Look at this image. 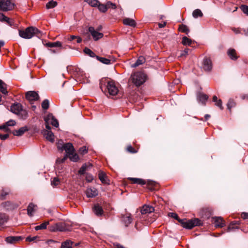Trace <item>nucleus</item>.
I'll list each match as a JSON object with an SVG mask.
<instances>
[{
	"mask_svg": "<svg viewBox=\"0 0 248 248\" xmlns=\"http://www.w3.org/2000/svg\"><path fill=\"white\" fill-rule=\"evenodd\" d=\"M192 16L195 18H197L199 17H201L203 16V13L201 10L197 9L193 11Z\"/></svg>",
	"mask_w": 248,
	"mask_h": 248,
	"instance_id": "34",
	"label": "nucleus"
},
{
	"mask_svg": "<svg viewBox=\"0 0 248 248\" xmlns=\"http://www.w3.org/2000/svg\"><path fill=\"white\" fill-rule=\"evenodd\" d=\"M182 43L184 46H190L192 43V40L186 36H184L182 38Z\"/></svg>",
	"mask_w": 248,
	"mask_h": 248,
	"instance_id": "45",
	"label": "nucleus"
},
{
	"mask_svg": "<svg viewBox=\"0 0 248 248\" xmlns=\"http://www.w3.org/2000/svg\"><path fill=\"white\" fill-rule=\"evenodd\" d=\"M14 8V4L10 0H0V9L3 11L12 10Z\"/></svg>",
	"mask_w": 248,
	"mask_h": 248,
	"instance_id": "8",
	"label": "nucleus"
},
{
	"mask_svg": "<svg viewBox=\"0 0 248 248\" xmlns=\"http://www.w3.org/2000/svg\"><path fill=\"white\" fill-rule=\"evenodd\" d=\"M98 178L101 181V182L104 184H109V180L108 179V176L106 174L102 171H99L98 173Z\"/></svg>",
	"mask_w": 248,
	"mask_h": 248,
	"instance_id": "17",
	"label": "nucleus"
},
{
	"mask_svg": "<svg viewBox=\"0 0 248 248\" xmlns=\"http://www.w3.org/2000/svg\"><path fill=\"white\" fill-rule=\"evenodd\" d=\"M44 121L45 122L46 127L47 129H51V127L49 126L50 124L56 127H58L59 126V122L58 120L55 118L53 114L51 113H49L44 118Z\"/></svg>",
	"mask_w": 248,
	"mask_h": 248,
	"instance_id": "5",
	"label": "nucleus"
},
{
	"mask_svg": "<svg viewBox=\"0 0 248 248\" xmlns=\"http://www.w3.org/2000/svg\"><path fill=\"white\" fill-rule=\"evenodd\" d=\"M88 30L94 41L98 40L102 38L104 36L102 33L96 31L93 27H90Z\"/></svg>",
	"mask_w": 248,
	"mask_h": 248,
	"instance_id": "11",
	"label": "nucleus"
},
{
	"mask_svg": "<svg viewBox=\"0 0 248 248\" xmlns=\"http://www.w3.org/2000/svg\"><path fill=\"white\" fill-rule=\"evenodd\" d=\"M236 103L235 101L232 99L230 98L229 99L228 102L227 104V108L229 110L230 112H231V109L232 108H234L236 106Z\"/></svg>",
	"mask_w": 248,
	"mask_h": 248,
	"instance_id": "30",
	"label": "nucleus"
},
{
	"mask_svg": "<svg viewBox=\"0 0 248 248\" xmlns=\"http://www.w3.org/2000/svg\"><path fill=\"white\" fill-rule=\"evenodd\" d=\"M179 222L184 228L187 229H191L195 226L202 225L201 220L196 218L189 220L186 219L179 220Z\"/></svg>",
	"mask_w": 248,
	"mask_h": 248,
	"instance_id": "4",
	"label": "nucleus"
},
{
	"mask_svg": "<svg viewBox=\"0 0 248 248\" xmlns=\"http://www.w3.org/2000/svg\"><path fill=\"white\" fill-rule=\"evenodd\" d=\"M63 150H64L66 153V155H72L73 152H75V148L73 145V144L71 143H67L64 144V146L63 148Z\"/></svg>",
	"mask_w": 248,
	"mask_h": 248,
	"instance_id": "16",
	"label": "nucleus"
},
{
	"mask_svg": "<svg viewBox=\"0 0 248 248\" xmlns=\"http://www.w3.org/2000/svg\"><path fill=\"white\" fill-rule=\"evenodd\" d=\"M84 52L86 54L90 56L91 57H93V58L96 57V58L97 56L95 55V54L92 50H91L90 49H89L87 47H86L84 48Z\"/></svg>",
	"mask_w": 248,
	"mask_h": 248,
	"instance_id": "44",
	"label": "nucleus"
},
{
	"mask_svg": "<svg viewBox=\"0 0 248 248\" xmlns=\"http://www.w3.org/2000/svg\"><path fill=\"white\" fill-rule=\"evenodd\" d=\"M37 206L32 203H30L27 208V212L29 216H33V212L36 210Z\"/></svg>",
	"mask_w": 248,
	"mask_h": 248,
	"instance_id": "24",
	"label": "nucleus"
},
{
	"mask_svg": "<svg viewBox=\"0 0 248 248\" xmlns=\"http://www.w3.org/2000/svg\"><path fill=\"white\" fill-rule=\"evenodd\" d=\"M126 151L130 153L134 154L137 152V151L131 145H129L126 147Z\"/></svg>",
	"mask_w": 248,
	"mask_h": 248,
	"instance_id": "52",
	"label": "nucleus"
},
{
	"mask_svg": "<svg viewBox=\"0 0 248 248\" xmlns=\"http://www.w3.org/2000/svg\"><path fill=\"white\" fill-rule=\"evenodd\" d=\"M189 49L186 48L181 53L180 55V57H183L186 56L187 55L188 53Z\"/></svg>",
	"mask_w": 248,
	"mask_h": 248,
	"instance_id": "62",
	"label": "nucleus"
},
{
	"mask_svg": "<svg viewBox=\"0 0 248 248\" xmlns=\"http://www.w3.org/2000/svg\"><path fill=\"white\" fill-rule=\"evenodd\" d=\"M208 98V97L207 95L202 93H200L198 96V99L202 103H205Z\"/></svg>",
	"mask_w": 248,
	"mask_h": 248,
	"instance_id": "46",
	"label": "nucleus"
},
{
	"mask_svg": "<svg viewBox=\"0 0 248 248\" xmlns=\"http://www.w3.org/2000/svg\"><path fill=\"white\" fill-rule=\"evenodd\" d=\"M98 192L95 187L87 188L86 191V194L88 198H93L98 195Z\"/></svg>",
	"mask_w": 248,
	"mask_h": 248,
	"instance_id": "13",
	"label": "nucleus"
},
{
	"mask_svg": "<svg viewBox=\"0 0 248 248\" xmlns=\"http://www.w3.org/2000/svg\"><path fill=\"white\" fill-rule=\"evenodd\" d=\"M88 148L84 146L80 147L78 150V153L79 154L84 155L88 153Z\"/></svg>",
	"mask_w": 248,
	"mask_h": 248,
	"instance_id": "48",
	"label": "nucleus"
},
{
	"mask_svg": "<svg viewBox=\"0 0 248 248\" xmlns=\"http://www.w3.org/2000/svg\"><path fill=\"white\" fill-rule=\"evenodd\" d=\"M215 225L216 227H223L225 225V222L223 218L219 217H213Z\"/></svg>",
	"mask_w": 248,
	"mask_h": 248,
	"instance_id": "15",
	"label": "nucleus"
},
{
	"mask_svg": "<svg viewBox=\"0 0 248 248\" xmlns=\"http://www.w3.org/2000/svg\"><path fill=\"white\" fill-rule=\"evenodd\" d=\"M57 2L53 0L49 1L46 4V8L47 9H51L55 7L57 5Z\"/></svg>",
	"mask_w": 248,
	"mask_h": 248,
	"instance_id": "37",
	"label": "nucleus"
},
{
	"mask_svg": "<svg viewBox=\"0 0 248 248\" xmlns=\"http://www.w3.org/2000/svg\"><path fill=\"white\" fill-rule=\"evenodd\" d=\"M107 89L109 94L112 96L116 95L119 91L113 80L107 82Z\"/></svg>",
	"mask_w": 248,
	"mask_h": 248,
	"instance_id": "9",
	"label": "nucleus"
},
{
	"mask_svg": "<svg viewBox=\"0 0 248 248\" xmlns=\"http://www.w3.org/2000/svg\"><path fill=\"white\" fill-rule=\"evenodd\" d=\"M10 191L8 189H3L0 192V199L4 200L6 196L9 194Z\"/></svg>",
	"mask_w": 248,
	"mask_h": 248,
	"instance_id": "39",
	"label": "nucleus"
},
{
	"mask_svg": "<svg viewBox=\"0 0 248 248\" xmlns=\"http://www.w3.org/2000/svg\"><path fill=\"white\" fill-rule=\"evenodd\" d=\"M123 23L124 24L129 26L131 27H134L136 25V23L135 21L130 18H125L123 19Z\"/></svg>",
	"mask_w": 248,
	"mask_h": 248,
	"instance_id": "23",
	"label": "nucleus"
},
{
	"mask_svg": "<svg viewBox=\"0 0 248 248\" xmlns=\"http://www.w3.org/2000/svg\"><path fill=\"white\" fill-rule=\"evenodd\" d=\"M49 230L51 232H64L67 230V227L64 222H59L52 225L49 227Z\"/></svg>",
	"mask_w": 248,
	"mask_h": 248,
	"instance_id": "7",
	"label": "nucleus"
},
{
	"mask_svg": "<svg viewBox=\"0 0 248 248\" xmlns=\"http://www.w3.org/2000/svg\"><path fill=\"white\" fill-rule=\"evenodd\" d=\"M155 211L154 207L148 205H144L142 207L140 212L141 214H147L153 212Z\"/></svg>",
	"mask_w": 248,
	"mask_h": 248,
	"instance_id": "19",
	"label": "nucleus"
},
{
	"mask_svg": "<svg viewBox=\"0 0 248 248\" xmlns=\"http://www.w3.org/2000/svg\"><path fill=\"white\" fill-rule=\"evenodd\" d=\"M9 137V135L8 134H4V135L0 134V139L1 140H5L7 139Z\"/></svg>",
	"mask_w": 248,
	"mask_h": 248,
	"instance_id": "63",
	"label": "nucleus"
},
{
	"mask_svg": "<svg viewBox=\"0 0 248 248\" xmlns=\"http://www.w3.org/2000/svg\"><path fill=\"white\" fill-rule=\"evenodd\" d=\"M22 239L21 236H8L5 238V241L7 243L15 244L17 242Z\"/></svg>",
	"mask_w": 248,
	"mask_h": 248,
	"instance_id": "18",
	"label": "nucleus"
},
{
	"mask_svg": "<svg viewBox=\"0 0 248 248\" xmlns=\"http://www.w3.org/2000/svg\"><path fill=\"white\" fill-rule=\"evenodd\" d=\"M65 144V143H64L62 140H59L57 143V148L58 150L61 151H63V148Z\"/></svg>",
	"mask_w": 248,
	"mask_h": 248,
	"instance_id": "49",
	"label": "nucleus"
},
{
	"mask_svg": "<svg viewBox=\"0 0 248 248\" xmlns=\"http://www.w3.org/2000/svg\"><path fill=\"white\" fill-rule=\"evenodd\" d=\"M227 54L230 58L232 60H236L238 58L236 50L233 48H230L228 50Z\"/></svg>",
	"mask_w": 248,
	"mask_h": 248,
	"instance_id": "22",
	"label": "nucleus"
},
{
	"mask_svg": "<svg viewBox=\"0 0 248 248\" xmlns=\"http://www.w3.org/2000/svg\"><path fill=\"white\" fill-rule=\"evenodd\" d=\"M129 179L131 181L132 184H137L141 186L147 184L148 188L151 190L154 189V186L155 185V183L154 182L149 181L146 182L145 180L140 178H129Z\"/></svg>",
	"mask_w": 248,
	"mask_h": 248,
	"instance_id": "6",
	"label": "nucleus"
},
{
	"mask_svg": "<svg viewBox=\"0 0 248 248\" xmlns=\"http://www.w3.org/2000/svg\"><path fill=\"white\" fill-rule=\"evenodd\" d=\"M67 157H68V156L65 155L62 158H58L56 160V162L57 163H62L65 162V161L67 158Z\"/></svg>",
	"mask_w": 248,
	"mask_h": 248,
	"instance_id": "58",
	"label": "nucleus"
},
{
	"mask_svg": "<svg viewBox=\"0 0 248 248\" xmlns=\"http://www.w3.org/2000/svg\"><path fill=\"white\" fill-rule=\"evenodd\" d=\"M215 103L216 106H217L221 110H222L223 109V107L222 106L221 100L219 99L218 101Z\"/></svg>",
	"mask_w": 248,
	"mask_h": 248,
	"instance_id": "59",
	"label": "nucleus"
},
{
	"mask_svg": "<svg viewBox=\"0 0 248 248\" xmlns=\"http://www.w3.org/2000/svg\"><path fill=\"white\" fill-rule=\"evenodd\" d=\"M73 244V242L70 240H66V241L62 243L61 248H72Z\"/></svg>",
	"mask_w": 248,
	"mask_h": 248,
	"instance_id": "38",
	"label": "nucleus"
},
{
	"mask_svg": "<svg viewBox=\"0 0 248 248\" xmlns=\"http://www.w3.org/2000/svg\"><path fill=\"white\" fill-rule=\"evenodd\" d=\"M49 106V101L47 99L44 100L42 103V107L44 109H47Z\"/></svg>",
	"mask_w": 248,
	"mask_h": 248,
	"instance_id": "50",
	"label": "nucleus"
},
{
	"mask_svg": "<svg viewBox=\"0 0 248 248\" xmlns=\"http://www.w3.org/2000/svg\"><path fill=\"white\" fill-rule=\"evenodd\" d=\"M170 215H171V217L176 219H177L178 221H179V220H181L179 217H178V216L177 215V214H176V213H170L169 214Z\"/></svg>",
	"mask_w": 248,
	"mask_h": 248,
	"instance_id": "61",
	"label": "nucleus"
},
{
	"mask_svg": "<svg viewBox=\"0 0 248 248\" xmlns=\"http://www.w3.org/2000/svg\"><path fill=\"white\" fill-rule=\"evenodd\" d=\"M11 203L10 202H2L1 204V206L7 210L11 209Z\"/></svg>",
	"mask_w": 248,
	"mask_h": 248,
	"instance_id": "51",
	"label": "nucleus"
},
{
	"mask_svg": "<svg viewBox=\"0 0 248 248\" xmlns=\"http://www.w3.org/2000/svg\"><path fill=\"white\" fill-rule=\"evenodd\" d=\"M92 166V165L90 163H89L88 164H84L78 170V173L81 175L84 174L88 168L91 167Z\"/></svg>",
	"mask_w": 248,
	"mask_h": 248,
	"instance_id": "27",
	"label": "nucleus"
},
{
	"mask_svg": "<svg viewBox=\"0 0 248 248\" xmlns=\"http://www.w3.org/2000/svg\"><path fill=\"white\" fill-rule=\"evenodd\" d=\"M240 8L243 12L248 16V6L243 5H242Z\"/></svg>",
	"mask_w": 248,
	"mask_h": 248,
	"instance_id": "56",
	"label": "nucleus"
},
{
	"mask_svg": "<svg viewBox=\"0 0 248 248\" xmlns=\"http://www.w3.org/2000/svg\"><path fill=\"white\" fill-rule=\"evenodd\" d=\"M8 219V216L5 214L0 213V226L7 222Z\"/></svg>",
	"mask_w": 248,
	"mask_h": 248,
	"instance_id": "35",
	"label": "nucleus"
},
{
	"mask_svg": "<svg viewBox=\"0 0 248 248\" xmlns=\"http://www.w3.org/2000/svg\"><path fill=\"white\" fill-rule=\"evenodd\" d=\"M40 31L35 27H29L25 30H19V36L25 39H30L34 35H37Z\"/></svg>",
	"mask_w": 248,
	"mask_h": 248,
	"instance_id": "3",
	"label": "nucleus"
},
{
	"mask_svg": "<svg viewBox=\"0 0 248 248\" xmlns=\"http://www.w3.org/2000/svg\"><path fill=\"white\" fill-rule=\"evenodd\" d=\"M241 216V217L244 219H248V213H242Z\"/></svg>",
	"mask_w": 248,
	"mask_h": 248,
	"instance_id": "64",
	"label": "nucleus"
},
{
	"mask_svg": "<svg viewBox=\"0 0 248 248\" xmlns=\"http://www.w3.org/2000/svg\"><path fill=\"white\" fill-rule=\"evenodd\" d=\"M147 80V76L141 72H136L131 74L129 81L136 87H140Z\"/></svg>",
	"mask_w": 248,
	"mask_h": 248,
	"instance_id": "1",
	"label": "nucleus"
},
{
	"mask_svg": "<svg viewBox=\"0 0 248 248\" xmlns=\"http://www.w3.org/2000/svg\"><path fill=\"white\" fill-rule=\"evenodd\" d=\"M51 183L53 186H56L59 185L60 184V181L57 177H54L51 181Z\"/></svg>",
	"mask_w": 248,
	"mask_h": 248,
	"instance_id": "54",
	"label": "nucleus"
},
{
	"mask_svg": "<svg viewBox=\"0 0 248 248\" xmlns=\"http://www.w3.org/2000/svg\"><path fill=\"white\" fill-rule=\"evenodd\" d=\"M93 209L94 214L97 216H101L104 213L102 207L98 204L94 205Z\"/></svg>",
	"mask_w": 248,
	"mask_h": 248,
	"instance_id": "21",
	"label": "nucleus"
},
{
	"mask_svg": "<svg viewBox=\"0 0 248 248\" xmlns=\"http://www.w3.org/2000/svg\"><path fill=\"white\" fill-rule=\"evenodd\" d=\"M26 97L31 102L37 100L39 97L38 93L35 91H29L26 93Z\"/></svg>",
	"mask_w": 248,
	"mask_h": 248,
	"instance_id": "12",
	"label": "nucleus"
},
{
	"mask_svg": "<svg viewBox=\"0 0 248 248\" xmlns=\"http://www.w3.org/2000/svg\"><path fill=\"white\" fill-rule=\"evenodd\" d=\"M11 111L17 115L19 119L25 120L28 116V112L22 108L20 103H15L11 107Z\"/></svg>",
	"mask_w": 248,
	"mask_h": 248,
	"instance_id": "2",
	"label": "nucleus"
},
{
	"mask_svg": "<svg viewBox=\"0 0 248 248\" xmlns=\"http://www.w3.org/2000/svg\"><path fill=\"white\" fill-rule=\"evenodd\" d=\"M97 6L99 10L102 13L106 12L108 10L107 3L106 4H101L99 1V4Z\"/></svg>",
	"mask_w": 248,
	"mask_h": 248,
	"instance_id": "42",
	"label": "nucleus"
},
{
	"mask_svg": "<svg viewBox=\"0 0 248 248\" xmlns=\"http://www.w3.org/2000/svg\"><path fill=\"white\" fill-rule=\"evenodd\" d=\"M239 223L237 221H233L230 224L227 228V232H229L237 229L239 228Z\"/></svg>",
	"mask_w": 248,
	"mask_h": 248,
	"instance_id": "25",
	"label": "nucleus"
},
{
	"mask_svg": "<svg viewBox=\"0 0 248 248\" xmlns=\"http://www.w3.org/2000/svg\"><path fill=\"white\" fill-rule=\"evenodd\" d=\"M28 131V128L25 126L20 127L18 130H14L12 132L13 134L16 136H21L23 135L24 133Z\"/></svg>",
	"mask_w": 248,
	"mask_h": 248,
	"instance_id": "20",
	"label": "nucleus"
},
{
	"mask_svg": "<svg viewBox=\"0 0 248 248\" xmlns=\"http://www.w3.org/2000/svg\"><path fill=\"white\" fill-rule=\"evenodd\" d=\"M43 134L46 140L51 142H54V135L50 130H44L43 131Z\"/></svg>",
	"mask_w": 248,
	"mask_h": 248,
	"instance_id": "14",
	"label": "nucleus"
},
{
	"mask_svg": "<svg viewBox=\"0 0 248 248\" xmlns=\"http://www.w3.org/2000/svg\"><path fill=\"white\" fill-rule=\"evenodd\" d=\"M179 31L182 32H185L186 34H188L189 32V30L188 27L184 24H181L179 25Z\"/></svg>",
	"mask_w": 248,
	"mask_h": 248,
	"instance_id": "40",
	"label": "nucleus"
},
{
	"mask_svg": "<svg viewBox=\"0 0 248 248\" xmlns=\"http://www.w3.org/2000/svg\"><path fill=\"white\" fill-rule=\"evenodd\" d=\"M85 179L88 182H91L93 180V177L92 174L88 173L86 174Z\"/></svg>",
	"mask_w": 248,
	"mask_h": 248,
	"instance_id": "57",
	"label": "nucleus"
},
{
	"mask_svg": "<svg viewBox=\"0 0 248 248\" xmlns=\"http://www.w3.org/2000/svg\"><path fill=\"white\" fill-rule=\"evenodd\" d=\"M122 220L125 226H127L132 222V218L130 215L124 216L122 218Z\"/></svg>",
	"mask_w": 248,
	"mask_h": 248,
	"instance_id": "29",
	"label": "nucleus"
},
{
	"mask_svg": "<svg viewBox=\"0 0 248 248\" xmlns=\"http://www.w3.org/2000/svg\"><path fill=\"white\" fill-rule=\"evenodd\" d=\"M85 1L92 7H96L99 4V1L97 0H85Z\"/></svg>",
	"mask_w": 248,
	"mask_h": 248,
	"instance_id": "47",
	"label": "nucleus"
},
{
	"mask_svg": "<svg viewBox=\"0 0 248 248\" xmlns=\"http://www.w3.org/2000/svg\"><path fill=\"white\" fill-rule=\"evenodd\" d=\"M0 91L4 94L7 93V85L1 79H0Z\"/></svg>",
	"mask_w": 248,
	"mask_h": 248,
	"instance_id": "28",
	"label": "nucleus"
},
{
	"mask_svg": "<svg viewBox=\"0 0 248 248\" xmlns=\"http://www.w3.org/2000/svg\"><path fill=\"white\" fill-rule=\"evenodd\" d=\"M107 8H111L113 9H115L116 8V5L115 4L112 3L111 1H108L107 2Z\"/></svg>",
	"mask_w": 248,
	"mask_h": 248,
	"instance_id": "55",
	"label": "nucleus"
},
{
	"mask_svg": "<svg viewBox=\"0 0 248 248\" xmlns=\"http://www.w3.org/2000/svg\"><path fill=\"white\" fill-rule=\"evenodd\" d=\"M0 21L6 22L10 25H12V22L11 21V20L2 13H0Z\"/></svg>",
	"mask_w": 248,
	"mask_h": 248,
	"instance_id": "32",
	"label": "nucleus"
},
{
	"mask_svg": "<svg viewBox=\"0 0 248 248\" xmlns=\"http://www.w3.org/2000/svg\"><path fill=\"white\" fill-rule=\"evenodd\" d=\"M202 214H204L207 217H209L212 213V210L209 207H205L202 209Z\"/></svg>",
	"mask_w": 248,
	"mask_h": 248,
	"instance_id": "43",
	"label": "nucleus"
},
{
	"mask_svg": "<svg viewBox=\"0 0 248 248\" xmlns=\"http://www.w3.org/2000/svg\"><path fill=\"white\" fill-rule=\"evenodd\" d=\"M68 157L70 160L73 162H77L79 160V157L78 155L75 152H73L72 155H69Z\"/></svg>",
	"mask_w": 248,
	"mask_h": 248,
	"instance_id": "31",
	"label": "nucleus"
},
{
	"mask_svg": "<svg viewBox=\"0 0 248 248\" xmlns=\"http://www.w3.org/2000/svg\"><path fill=\"white\" fill-rule=\"evenodd\" d=\"M49 222L48 221H45L44 223H42L40 225L36 226L35 227V230L36 231H38L40 230H44L46 228L47 226L49 224Z\"/></svg>",
	"mask_w": 248,
	"mask_h": 248,
	"instance_id": "36",
	"label": "nucleus"
},
{
	"mask_svg": "<svg viewBox=\"0 0 248 248\" xmlns=\"http://www.w3.org/2000/svg\"><path fill=\"white\" fill-rule=\"evenodd\" d=\"M213 67L212 62L210 58L205 57L202 61V68L206 72L210 71Z\"/></svg>",
	"mask_w": 248,
	"mask_h": 248,
	"instance_id": "10",
	"label": "nucleus"
},
{
	"mask_svg": "<svg viewBox=\"0 0 248 248\" xmlns=\"http://www.w3.org/2000/svg\"><path fill=\"white\" fill-rule=\"evenodd\" d=\"M5 124L6 127H8V126H15L16 124V122L15 121L13 120H10Z\"/></svg>",
	"mask_w": 248,
	"mask_h": 248,
	"instance_id": "53",
	"label": "nucleus"
},
{
	"mask_svg": "<svg viewBox=\"0 0 248 248\" xmlns=\"http://www.w3.org/2000/svg\"><path fill=\"white\" fill-rule=\"evenodd\" d=\"M0 129H3L5 132H10V130L8 128V127H7L5 125V124H3L0 125Z\"/></svg>",
	"mask_w": 248,
	"mask_h": 248,
	"instance_id": "60",
	"label": "nucleus"
},
{
	"mask_svg": "<svg viewBox=\"0 0 248 248\" xmlns=\"http://www.w3.org/2000/svg\"><path fill=\"white\" fill-rule=\"evenodd\" d=\"M46 46L49 47H62V44L61 42L59 41H57L55 42H48L47 43H46L45 45Z\"/></svg>",
	"mask_w": 248,
	"mask_h": 248,
	"instance_id": "26",
	"label": "nucleus"
},
{
	"mask_svg": "<svg viewBox=\"0 0 248 248\" xmlns=\"http://www.w3.org/2000/svg\"><path fill=\"white\" fill-rule=\"evenodd\" d=\"M96 59L98 60L101 62L105 64H110V60L108 59H107L103 57H101L99 56H96Z\"/></svg>",
	"mask_w": 248,
	"mask_h": 248,
	"instance_id": "41",
	"label": "nucleus"
},
{
	"mask_svg": "<svg viewBox=\"0 0 248 248\" xmlns=\"http://www.w3.org/2000/svg\"><path fill=\"white\" fill-rule=\"evenodd\" d=\"M145 62V59L144 57L143 56H140L136 62L132 65L133 67H136L137 66H138L140 65H141L143 63H144Z\"/></svg>",
	"mask_w": 248,
	"mask_h": 248,
	"instance_id": "33",
	"label": "nucleus"
}]
</instances>
